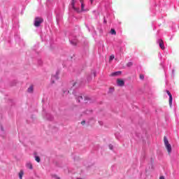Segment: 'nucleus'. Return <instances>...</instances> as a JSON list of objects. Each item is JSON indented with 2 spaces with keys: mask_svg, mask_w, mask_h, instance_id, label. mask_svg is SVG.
I'll list each match as a JSON object with an SVG mask.
<instances>
[{
  "mask_svg": "<svg viewBox=\"0 0 179 179\" xmlns=\"http://www.w3.org/2000/svg\"><path fill=\"white\" fill-rule=\"evenodd\" d=\"M57 179H60L59 178H57Z\"/></svg>",
  "mask_w": 179,
  "mask_h": 179,
  "instance_id": "24",
  "label": "nucleus"
},
{
  "mask_svg": "<svg viewBox=\"0 0 179 179\" xmlns=\"http://www.w3.org/2000/svg\"><path fill=\"white\" fill-rule=\"evenodd\" d=\"M115 59V55H112L110 56V62H112Z\"/></svg>",
  "mask_w": 179,
  "mask_h": 179,
  "instance_id": "15",
  "label": "nucleus"
},
{
  "mask_svg": "<svg viewBox=\"0 0 179 179\" xmlns=\"http://www.w3.org/2000/svg\"><path fill=\"white\" fill-rule=\"evenodd\" d=\"M85 123H86V122H85V120H83V121L81 122V124H82V125H84Z\"/></svg>",
  "mask_w": 179,
  "mask_h": 179,
  "instance_id": "18",
  "label": "nucleus"
},
{
  "mask_svg": "<svg viewBox=\"0 0 179 179\" xmlns=\"http://www.w3.org/2000/svg\"><path fill=\"white\" fill-rule=\"evenodd\" d=\"M78 179H81V178H78Z\"/></svg>",
  "mask_w": 179,
  "mask_h": 179,
  "instance_id": "25",
  "label": "nucleus"
},
{
  "mask_svg": "<svg viewBox=\"0 0 179 179\" xmlns=\"http://www.w3.org/2000/svg\"><path fill=\"white\" fill-rule=\"evenodd\" d=\"M126 66H128V67H131L133 66V62H130L127 63L126 64Z\"/></svg>",
  "mask_w": 179,
  "mask_h": 179,
  "instance_id": "14",
  "label": "nucleus"
},
{
  "mask_svg": "<svg viewBox=\"0 0 179 179\" xmlns=\"http://www.w3.org/2000/svg\"><path fill=\"white\" fill-rule=\"evenodd\" d=\"M26 166H27V168L29 169L30 170L32 169V164L31 162L27 163Z\"/></svg>",
  "mask_w": 179,
  "mask_h": 179,
  "instance_id": "10",
  "label": "nucleus"
},
{
  "mask_svg": "<svg viewBox=\"0 0 179 179\" xmlns=\"http://www.w3.org/2000/svg\"><path fill=\"white\" fill-rule=\"evenodd\" d=\"M159 179H165L164 176H160Z\"/></svg>",
  "mask_w": 179,
  "mask_h": 179,
  "instance_id": "19",
  "label": "nucleus"
},
{
  "mask_svg": "<svg viewBox=\"0 0 179 179\" xmlns=\"http://www.w3.org/2000/svg\"><path fill=\"white\" fill-rule=\"evenodd\" d=\"M33 91H34V87L30 86V87L28 88V92H29V93H32Z\"/></svg>",
  "mask_w": 179,
  "mask_h": 179,
  "instance_id": "11",
  "label": "nucleus"
},
{
  "mask_svg": "<svg viewBox=\"0 0 179 179\" xmlns=\"http://www.w3.org/2000/svg\"><path fill=\"white\" fill-rule=\"evenodd\" d=\"M79 1H80L81 3V10H80V13L81 12H84L85 11V4H84V0H79Z\"/></svg>",
  "mask_w": 179,
  "mask_h": 179,
  "instance_id": "6",
  "label": "nucleus"
},
{
  "mask_svg": "<svg viewBox=\"0 0 179 179\" xmlns=\"http://www.w3.org/2000/svg\"><path fill=\"white\" fill-rule=\"evenodd\" d=\"M83 99L82 96H78V102H80V100Z\"/></svg>",
  "mask_w": 179,
  "mask_h": 179,
  "instance_id": "17",
  "label": "nucleus"
},
{
  "mask_svg": "<svg viewBox=\"0 0 179 179\" xmlns=\"http://www.w3.org/2000/svg\"><path fill=\"white\" fill-rule=\"evenodd\" d=\"M35 160L36 162H37L38 163H40L41 162V158L38 156H36L35 157Z\"/></svg>",
  "mask_w": 179,
  "mask_h": 179,
  "instance_id": "13",
  "label": "nucleus"
},
{
  "mask_svg": "<svg viewBox=\"0 0 179 179\" xmlns=\"http://www.w3.org/2000/svg\"><path fill=\"white\" fill-rule=\"evenodd\" d=\"M110 34H111V35H116L115 29H110Z\"/></svg>",
  "mask_w": 179,
  "mask_h": 179,
  "instance_id": "12",
  "label": "nucleus"
},
{
  "mask_svg": "<svg viewBox=\"0 0 179 179\" xmlns=\"http://www.w3.org/2000/svg\"><path fill=\"white\" fill-rule=\"evenodd\" d=\"M117 85H118L119 87H124V81L121 79L117 80Z\"/></svg>",
  "mask_w": 179,
  "mask_h": 179,
  "instance_id": "5",
  "label": "nucleus"
},
{
  "mask_svg": "<svg viewBox=\"0 0 179 179\" xmlns=\"http://www.w3.org/2000/svg\"><path fill=\"white\" fill-rule=\"evenodd\" d=\"M166 94H168L169 96V106L171 107V106L173 105V96L171 95V92L169 90L166 91Z\"/></svg>",
  "mask_w": 179,
  "mask_h": 179,
  "instance_id": "4",
  "label": "nucleus"
},
{
  "mask_svg": "<svg viewBox=\"0 0 179 179\" xmlns=\"http://www.w3.org/2000/svg\"><path fill=\"white\" fill-rule=\"evenodd\" d=\"M23 175H24V171L23 170H20V173H18V177H20V179H22Z\"/></svg>",
  "mask_w": 179,
  "mask_h": 179,
  "instance_id": "8",
  "label": "nucleus"
},
{
  "mask_svg": "<svg viewBox=\"0 0 179 179\" xmlns=\"http://www.w3.org/2000/svg\"><path fill=\"white\" fill-rule=\"evenodd\" d=\"M57 78L56 76H53V78Z\"/></svg>",
  "mask_w": 179,
  "mask_h": 179,
  "instance_id": "22",
  "label": "nucleus"
},
{
  "mask_svg": "<svg viewBox=\"0 0 179 179\" xmlns=\"http://www.w3.org/2000/svg\"><path fill=\"white\" fill-rule=\"evenodd\" d=\"M159 47L161 50H164V43L162 39L159 40Z\"/></svg>",
  "mask_w": 179,
  "mask_h": 179,
  "instance_id": "7",
  "label": "nucleus"
},
{
  "mask_svg": "<svg viewBox=\"0 0 179 179\" xmlns=\"http://www.w3.org/2000/svg\"><path fill=\"white\" fill-rule=\"evenodd\" d=\"M94 0H90L91 4H92Z\"/></svg>",
  "mask_w": 179,
  "mask_h": 179,
  "instance_id": "20",
  "label": "nucleus"
},
{
  "mask_svg": "<svg viewBox=\"0 0 179 179\" xmlns=\"http://www.w3.org/2000/svg\"><path fill=\"white\" fill-rule=\"evenodd\" d=\"M164 144H165L166 150H168V153L170 155L171 153V145L169 143L168 138L166 136H164Z\"/></svg>",
  "mask_w": 179,
  "mask_h": 179,
  "instance_id": "2",
  "label": "nucleus"
},
{
  "mask_svg": "<svg viewBox=\"0 0 179 179\" xmlns=\"http://www.w3.org/2000/svg\"><path fill=\"white\" fill-rule=\"evenodd\" d=\"M77 3H78V0H71V6L72 7V9L75 10V12L78 13H80V8L77 7Z\"/></svg>",
  "mask_w": 179,
  "mask_h": 179,
  "instance_id": "1",
  "label": "nucleus"
},
{
  "mask_svg": "<svg viewBox=\"0 0 179 179\" xmlns=\"http://www.w3.org/2000/svg\"><path fill=\"white\" fill-rule=\"evenodd\" d=\"M121 74V71H117V72H114L113 73H111V76H119Z\"/></svg>",
  "mask_w": 179,
  "mask_h": 179,
  "instance_id": "9",
  "label": "nucleus"
},
{
  "mask_svg": "<svg viewBox=\"0 0 179 179\" xmlns=\"http://www.w3.org/2000/svg\"><path fill=\"white\" fill-rule=\"evenodd\" d=\"M140 79L142 80H144V76L143 74L140 75Z\"/></svg>",
  "mask_w": 179,
  "mask_h": 179,
  "instance_id": "16",
  "label": "nucleus"
},
{
  "mask_svg": "<svg viewBox=\"0 0 179 179\" xmlns=\"http://www.w3.org/2000/svg\"><path fill=\"white\" fill-rule=\"evenodd\" d=\"M43 22V19L40 17H36L34 19V27H40L41 24Z\"/></svg>",
  "mask_w": 179,
  "mask_h": 179,
  "instance_id": "3",
  "label": "nucleus"
},
{
  "mask_svg": "<svg viewBox=\"0 0 179 179\" xmlns=\"http://www.w3.org/2000/svg\"><path fill=\"white\" fill-rule=\"evenodd\" d=\"M110 150H112V146L110 145Z\"/></svg>",
  "mask_w": 179,
  "mask_h": 179,
  "instance_id": "21",
  "label": "nucleus"
},
{
  "mask_svg": "<svg viewBox=\"0 0 179 179\" xmlns=\"http://www.w3.org/2000/svg\"><path fill=\"white\" fill-rule=\"evenodd\" d=\"M66 93V92H64V94H65Z\"/></svg>",
  "mask_w": 179,
  "mask_h": 179,
  "instance_id": "23",
  "label": "nucleus"
}]
</instances>
